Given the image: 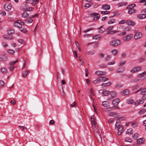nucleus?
Instances as JSON below:
<instances>
[{
  "instance_id": "29",
  "label": "nucleus",
  "mask_w": 146,
  "mask_h": 146,
  "mask_svg": "<svg viewBox=\"0 0 146 146\" xmlns=\"http://www.w3.org/2000/svg\"><path fill=\"white\" fill-rule=\"evenodd\" d=\"M29 14L27 12H24L22 14V16L24 18H26L28 17Z\"/></svg>"
},
{
  "instance_id": "62",
  "label": "nucleus",
  "mask_w": 146,
  "mask_h": 146,
  "mask_svg": "<svg viewBox=\"0 0 146 146\" xmlns=\"http://www.w3.org/2000/svg\"><path fill=\"white\" fill-rule=\"evenodd\" d=\"M126 32L125 31H124V32H122V33H119V34H118V35L119 36H123V35H126Z\"/></svg>"
},
{
  "instance_id": "31",
  "label": "nucleus",
  "mask_w": 146,
  "mask_h": 146,
  "mask_svg": "<svg viewBox=\"0 0 146 146\" xmlns=\"http://www.w3.org/2000/svg\"><path fill=\"white\" fill-rule=\"evenodd\" d=\"M110 94L111 96L113 98H115L117 97L115 92L113 91H111L110 92Z\"/></svg>"
},
{
  "instance_id": "2",
  "label": "nucleus",
  "mask_w": 146,
  "mask_h": 146,
  "mask_svg": "<svg viewBox=\"0 0 146 146\" xmlns=\"http://www.w3.org/2000/svg\"><path fill=\"white\" fill-rule=\"evenodd\" d=\"M121 44V41L119 39H115L111 41L110 45L113 46H117Z\"/></svg>"
},
{
  "instance_id": "17",
  "label": "nucleus",
  "mask_w": 146,
  "mask_h": 146,
  "mask_svg": "<svg viewBox=\"0 0 146 146\" xmlns=\"http://www.w3.org/2000/svg\"><path fill=\"white\" fill-rule=\"evenodd\" d=\"M102 105L104 107H108L109 106V102L108 101H106L102 102Z\"/></svg>"
},
{
  "instance_id": "57",
  "label": "nucleus",
  "mask_w": 146,
  "mask_h": 146,
  "mask_svg": "<svg viewBox=\"0 0 146 146\" xmlns=\"http://www.w3.org/2000/svg\"><path fill=\"white\" fill-rule=\"evenodd\" d=\"M100 13H101L104 15L108 14L110 13L109 11H101Z\"/></svg>"
},
{
  "instance_id": "18",
  "label": "nucleus",
  "mask_w": 146,
  "mask_h": 146,
  "mask_svg": "<svg viewBox=\"0 0 146 146\" xmlns=\"http://www.w3.org/2000/svg\"><path fill=\"white\" fill-rule=\"evenodd\" d=\"M145 141L144 138H141L138 139L137 140V143L138 144H141L143 143Z\"/></svg>"
},
{
  "instance_id": "46",
  "label": "nucleus",
  "mask_w": 146,
  "mask_h": 146,
  "mask_svg": "<svg viewBox=\"0 0 146 146\" xmlns=\"http://www.w3.org/2000/svg\"><path fill=\"white\" fill-rule=\"evenodd\" d=\"M8 52L11 54L13 55L14 54L15 51L12 49H9L8 50Z\"/></svg>"
},
{
  "instance_id": "14",
  "label": "nucleus",
  "mask_w": 146,
  "mask_h": 146,
  "mask_svg": "<svg viewBox=\"0 0 146 146\" xmlns=\"http://www.w3.org/2000/svg\"><path fill=\"white\" fill-rule=\"evenodd\" d=\"M102 8L104 10H108L110 9V6L108 4L104 5L102 6Z\"/></svg>"
},
{
  "instance_id": "64",
  "label": "nucleus",
  "mask_w": 146,
  "mask_h": 146,
  "mask_svg": "<svg viewBox=\"0 0 146 146\" xmlns=\"http://www.w3.org/2000/svg\"><path fill=\"white\" fill-rule=\"evenodd\" d=\"M139 135L137 133H135L133 135V137L134 138L136 139L138 137H139Z\"/></svg>"
},
{
  "instance_id": "16",
  "label": "nucleus",
  "mask_w": 146,
  "mask_h": 146,
  "mask_svg": "<svg viewBox=\"0 0 146 146\" xmlns=\"http://www.w3.org/2000/svg\"><path fill=\"white\" fill-rule=\"evenodd\" d=\"M115 108V106H113L106 108H104L103 109V111H112V110Z\"/></svg>"
},
{
  "instance_id": "22",
  "label": "nucleus",
  "mask_w": 146,
  "mask_h": 146,
  "mask_svg": "<svg viewBox=\"0 0 146 146\" xmlns=\"http://www.w3.org/2000/svg\"><path fill=\"white\" fill-rule=\"evenodd\" d=\"M138 76L139 77H140L141 79V80H144L146 79V76H144V75L143 74H142V73L139 74Z\"/></svg>"
},
{
  "instance_id": "61",
  "label": "nucleus",
  "mask_w": 146,
  "mask_h": 146,
  "mask_svg": "<svg viewBox=\"0 0 146 146\" xmlns=\"http://www.w3.org/2000/svg\"><path fill=\"white\" fill-rule=\"evenodd\" d=\"M19 127L20 128L21 130H23L24 129H27L26 127L25 126H22L21 125L19 126Z\"/></svg>"
},
{
  "instance_id": "48",
  "label": "nucleus",
  "mask_w": 146,
  "mask_h": 146,
  "mask_svg": "<svg viewBox=\"0 0 146 146\" xmlns=\"http://www.w3.org/2000/svg\"><path fill=\"white\" fill-rule=\"evenodd\" d=\"M77 106L76 103L75 102H73L72 104H70V107L71 108L76 107Z\"/></svg>"
},
{
  "instance_id": "35",
  "label": "nucleus",
  "mask_w": 146,
  "mask_h": 146,
  "mask_svg": "<svg viewBox=\"0 0 146 146\" xmlns=\"http://www.w3.org/2000/svg\"><path fill=\"white\" fill-rule=\"evenodd\" d=\"M118 51L117 49H114L111 50V53L114 55H116Z\"/></svg>"
},
{
  "instance_id": "42",
  "label": "nucleus",
  "mask_w": 146,
  "mask_h": 146,
  "mask_svg": "<svg viewBox=\"0 0 146 146\" xmlns=\"http://www.w3.org/2000/svg\"><path fill=\"white\" fill-rule=\"evenodd\" d=\"M115 19H111L108 22V23L109 24H111L115 23Z\"/></svg>"
},
{
  "instance_id": "32",
  "label": "nucleus",
  "mask_w": 146,
  "mask_h": 146,
  "mask_svg": "<svg viewBox=\"0 0 146 146\" xmlns=\"http://www.w3.org/2000/svg\"><path fill=\"white\" fill-rule=\"evenodd\" d=\"M133 133V131L132 129H128L127 130L126 133L129 135L132 134Z\"/></svg>"
},
{
  "instance_id": "13",
  "label": "nucleus",
  "mask_w": 146,
  "mask_h": 146,
  "mask_svg": "<svg viewBox=\"0 0 146 146\" xmlns=\"http://www.w3.org/2000/svg\"><path fill=\"white\" fill-rule=\"evenodd\" d=\"M120 102L119 98H116L113 100L112 102V104L114 106L117 105Z\"/></svg>"
},
{
  "instance_id": "59",
  "label": "nucleus",
  "mask_w": 146,
  "mask_h": 146,
  "mask_svg": "<svg viewBox=\"0 0 146 146\" xmlns=\"http://www.w3.org/2000/svg\"><path fill=\"white\" fill-rule=\"evenodd\" d=\"M115 61H113L111 62H108L107 64L108 65H113L115 64Z\"/></svg>"
},
{
  "instance_id": "8",
  "label": "nucleus",
  "mask_w": 146,
  "mask_h": 146,
  "mask_svg": "<svg viewBox=\"0 0 146 146\" xmlns=\"http://www.w3.org/2000/svg\"><path fill=\"white\" fill-rule=\"evenodd\" d=\"M127 9H129L128 13L129 14H132L136 13V10L130 7H128Z\"/></svg>"
},
{
  "instance_id": "5",
  "label": "nucleus",
  "mask_w": 146,
  "mask_h": 146,
  "mask_svg": "<svg viewBox=\"0 0 146 146\" xmlns=\"http://www.w3.org/2000/svg\"><path fill=\"white\" fill-rule=\"evenodd\" d=\"M24 24L23 22L21 20H17L14 23V25L19 28H21L22 25Z\"/></svg>"
},
{
  "instance_id": "52",
  "label": "nucleus",
  "mask_w": 146,
  "mask_h": 146,
  "mask_svg": "<svg viewBox=\"0 0 146 146\" xmlns=\"http://www.w3.org/2000/svg\"><path fill=\"white\" fill-rule=\"evenodd\" d=\"M100 77L101 78V81L105 82L108 80V79L105 77Z\"/></svg>"
},
{
  "instance_id": "26",
  "label": "nucleus",
  "mask_w": 146,
  "mask_h": 146,
  "mask_svg": "<svg viewBox=\"0 0 146 146\" xmlns=\"http://www.w3.org/2000/svg\"><path fill=\"white\" fill-rule=\"evenodd\" d=\"M129 93V91L128 89H126L121 92V94L123 95L128 94Z\"/></svg>"
},
{
  "instance_id": "19",
  "label": "nucleus",
  "mask_w": 146,
  "mask_h": 146,
  "mask_svg": "<svg viewBox=\"0 0 146 146\" xmlns=\"http://www.w3.org/2000/svg\"><path fill=\"white\" fill-rule=\"evenodd\" d=\"M30 72L29 70H26L25 71H24L22 73V76L24 78L27 75V74L29 73Z\"/></svg>"
},
{
  "instance_id": "56",
  "label": "nucleus",
  "mask_w": 146,
  "mask_h": 146,
  "mask_svg": "<svg viewBox=\"0 0 146 146\" xmlns=\"http://www.w3.org/2000/svg\"><path fill=\"white\" fill-rule=\"evenodd\" d=\"M131 124L132 125V126L133 127H135L137 125V123L136 122H134L132 123H131Z\"/></svg>"
},
{
  "instance_id": "7",
  "label": "nucleus",
  "mask_w": 146,
  "mask_h": 146,
  "mask_svg": "<svg viewBox=\"0 0 146 146\" xmlns=\"http://www.w3.org/2000/svg\"><path fill=\"white\" fill-rule=\"evenodd\" d=\"M7 60V56L6 54L0 55V61H6Z\"/></svg>"
},
{
  "instance_id": "49",
  "label": "nucleus",
  "mask_w": 146,
  "mask_h": 146,
  "mask_svg": "<svg viewBox=\"0 0 146 146\" xmlns=\"http://www.w3.org/2000/svg\"><path fill=\"white\" fill-rule=\"evenodd\" d=\"M139 86L138 85H136L132 87V89L133 90H136L139 89Z\"/></svg>"
},
{
  "instance_id": "10",
  "label": "nucleus",
  "mask_w": 146,
  "mask_h": 146,
  "mask_svg": "<svg viewBox=\"0 0 146 146\" xmlns=\"http://www.w3.org/2000/svg\"><path fill=\"white\" fill-rule=\"evenodd\" d=\"M140 92V94H143L146 93V88H140L135 92V93H137Z\"/></svg>"
},
{
  "instance_id": "11",
  "label": "nucleus",
  "mask_w": 146,
  "mask_h": 146,
  "mask_svg": "<svg viewBox=\"0 0 146 146\" xmlns=\"http://www.w3.org/2000/svg\"><path fill=\"white\" fill-rule=\"evenodd\" d=\"M94 17L93 19L94 21L97 20L100 17V16H99L98 13H93L90 15L91 17Z\"/></svg>"
},
{
  "instance_id": "15",
  "label": "nucleus",
  "mask_w": 146,
  "mask_h": 146,
  "mask_svg": "<svg viewBox=\"0 0 146 146\" xmlns=\"http://www.w3.org/2000/svg\"><path fill=\"white\" fill-rule=\"evenodd\" d=\"M125 70V68L124 67L119 68L116 70V72L117 73H122Z\"/></svg>"
},
{
  "instance_id": "51",
  "label": "nucleus",
  "mask_w": 146,
  "mask_h": 146,
  "mask_svg": "<svg viewBox=\"0 0 146 146\" xmlns=\"http://www.w3.org/2000/svg\"><path fill=\"white\" fill-rule=\"evenodd\" d=\"M126 23V21L125 20H122L119 21V25H123Z\"/></svg>"
},
{
  "instance_id": "23",
  "label": "nucleus",
  "mask_w": 146,
  "mask_h": 146,
  "mask_svg": "<svg viewBox=\"0 0 146 146\" xmlns=\"http://www.w3.org/2000/svg\"><path fill=\"white\" fill-rule=\"evenodd\" d=\"M139 81V79L137 78H135L131 79L130 81V82L131 83H133L138 82Z\"/></svg>"
},
{
  "instance_id": "4",
  "label": "nucleus",
  "mask_w": 146,
  "mask_h": 146,
  "mask_svg": "<svg viewBox=\"0 0 146 146\" xmlns=\"http://www.w3.org/2000/svg\"><path fill=\"white\" fill-rule=\"evenodd\" d=\"M133 37V35L129 34L126 35L122 38L123 40L125 41H129L131 40Z\"/></svg>"
},
{
  "instance_id": "25",
  "label": "nucleus",
  "mask_w": 146,
  "mask_h": 146,
  "mask_svg": "<svg viewBox=\"0 0 146 146\" xmlns=\"http://www.w3.org/2000/svg\"><path fill=\"white\" fill-rule=\"evenodd\" d=\"M106 73L105 72L100 71H97L95 72L96 74L99 75H104Z\"/></svg>"
},
{
  "instance_id": "34",
  "label": "nucleus",
  "mask_w": 146,
  "mask_h": 146,
  "mask_svg": "<svg viewBox=\"0 0 146 146\" xmlns=\"http://www.w3.org/2000/svg\"><path fill=\"white\" fill-rule=\"evenodd\" d=\"M101 38V36L100 35H97L94 36L92 38L93 39L97 40Z\"/></svg>"
},
{
  "instance_id": "20",
  "label": "nucleus",
  "mask_w": 146,
  "mask_h": 146,
  "mask_svg": "<svg viewBox=\"0 0 146 146\" xmlns=\"http://www.w3.org/2000/svg\"><path fill=\"white\" fill-rule=\"evenodd\" d=\"M137 17L140 19H143L146 18V15L145 14H138L137 15Z\"/></svg>"
},
{
  "instance_id": "6",
  "label": "nucleus",
  "mask_w": 146,
  "mask_h": 146,
  "mask_svg": "<svg viewBox=\"0 0 146 146\" xmlns=\"http://www.w3.org/2000/svg\"><path fill=\"white\" fill-rule=\"evenodd\" d=\"M141 69L140 66H137L133 68L130 70V72L132 73H134L140 71Z\"/></svg>"
},
{
  "instance_id": "28",
  "label": "nucleus",
  "mask_w": 146,
  "mask_h": 146,
  "mask_svg": "<svg viewBox=\"0 0 146 146\" xmlns=\"http://www.w3.org/2000/svg\"><path fill=\"white\" fill-rule=\"evenodd\" d=\"M93 3L91 2V3H88L86 4L84 6V7L86 9H88L90 7L92 4Z\"/></svg>"
},
{
  "instance_id": "45",
  "label": "nucleus",
  "mask_w": 146,
  "mask_h": 146,
  "mask_svg": "<svg viewBox=\"0 0 146 146\" xmlns=\"http://www.w3.org/2000/svg\"><path fill=\"white\" fill-rule=\"evenodd\" d=\"M124 30L125 31H129L131 29V28L130 27H126L124 28Z\"/></svg>"
},
{
  "instance_id": "39",
  "label": "nucleus",
  "mask_w": 146,
  "mask_h": 146,
  "mask_svg": "<svg viewBox=\"0 0 146 146\" xmlns=\"http://www.w3.org/2000/svg\"><path fill=\"white\" fill-rule=\"evenodd\" d=\"M126 62V61L125 60L121 61L119 62V66H123L125 64Z\"/></svg>"
},
{
  "instance_id": "44",
  "label": "nucleus",
  "mask_w": 146,
  "mask_h": 146,
  "mask_svg": "<svg viewBox=\"0 0 146 146\" xmlns=\"http://www.w3.org/2000/svg\"><path fill=\"white\" fill-rule=\"evenodd\" d=\"M26 22L28 23H31L33 21V19L30 17L27 19L26 20Z\"/></svg>"
},
{
  "instance_id": "33",
  "label": "nucleus",
  "mask_w": 146,
  "mask_h": 146,
  "mask_svg": "<svg viewBox=\"0 0 146 146\" xmlns=\"http://www.w3.org/2000/svg\"><path fill=\"white\" fill-rule=\"evenodd\" d=\"M127 102L129 104H131L134 102V101L133 99H129L127 100Z\"/></svg>"
},
{
  "instance_id": "60",
  "label": "nucleus",
  "mask_w": 146,
  "mask_h": 146,
  "mask_svg": "<svg viewBox=\"0 0 146 146\" xmlns=\"http://www.w3.org/2000/svg\"><path fill=\"white\" fill-rule=\"evenodd\" d=\"M18 41L19 43L22 44H24L25 43V42L22 39H19L18 40Z\"/></svg>"
},
{
  "instance_id": "1",
  "label": "nucleus",
  "mask_w": 146,
  "mask_h": 146,
  "mask_svg": "<svg viewBox=\"0 0 146 146\" xmlns=\"http://www.w3.org/2000/svg\"><path fill=\"white\" fill-rule=\"evenodd\" d=\"M115 129L118 130L117 134L118 135L121 134L123 131V126L120 125V123L119 121H117L115 125Z\"/></svg>"
},
{
  "instance_id": "50",
  "label": "nucleus",
  "mask_w": 146,
  "mask_h": 146,
  "mask_svg": "<svg viewBox=\"0 0 146 146\" xmlns=\"http://www.w3.org/2000/svg\"><path fill=\"white\" fill-rule=\"evenodd\" d=\"M125 141L128 142H131V143L132 142V139H130L129 137L125 138Z\"/></svg>"
},
{
  "instance_id": "53",
  "label": "nucleus",
  "mask_w": 146,
  "mask_h": 146,
  "mask_svg": "<svg viewBox=\"0 0 146 146\" xmlns=\"http://www.w3.org/2000/svg\"><path fill=\"white\" fill-rule=\"evenodd\" d=\"M113 26H110L108 27L106 29V31L108 32L111 30L113 28Z\"/></svg>"
},
{
  "instance_id": "27",
  "label": "nucleus",
  "mask_w": 146,
  "mask_h": 146,
  "mask_svg": "<svg viewBox=\"0 0 146 146\" xmlns=\"http://www.w3.org/2000/svg\"><path fill=\"white\" fill-rule=\"evenodd\" d=\"M110 93V92L109 91L105 90L103 92L102 95L104 96H107Z\"/></svg>"
},
{
  "instance_id": "58",
  "label": "nucleus",
  "mask_w": 146,
  "mask_h": 146,
  "mask_svg": "<svg viewBox=\"0 0 146 146\" xmlns=\"http://www.w3.org/2000/svg\"><path fill=\"white\" fill-rule=\"evenodd\" d=\"M33 7H30L26 8L25 11H32L33 10Z\"/></svg>"
},
{
  "instance_id": "63",
  "label": "nucleus",
  "mask_w": 146,
  "mask_h": 146,
  "mask_svg": "<svg viewBox=\"0 0 146 146\" xmlns=\"http://www.w3.org/2000/svg\"><path fill=\"white\" fill-rule=\"evenodd\" d=\"M114 120L112 118H110L108 120V122L109 123H113L114 122Z\"/></svg>"
},
{
  "instance_id": "54",
  "label": "nucleus",
  "mask_w": 146,
  "mask_h": 146,
  "mask_svg": "<svg viewBox=\"0 0 146 146\" xmlns=\"http://www.w3.org/2000/svg\"><path fill=\"white\" fill-rule=\"evenodd\" d=\"M18 60H16V61H13L12 62H9V64L10 65H11V66H12V65H14L18 61Z\"/></svg>"
},
{
  "instance_id": "41",
  "label": "nucleus",
  "mask_w": 146,
  "mask_h": 146,
  "mask_svg": "<svg viewBox=\"0 0 146 146\" xmlns=\"http://www.w3.org/2000/svg\"><path fill=\"white\" fill-rule=\"evenodd\" d=\"M105 31V29L101 26L99 28V33H102Z\"/></svg>"
},
{
  "instance_id": "24",
  "label": "nucleus",
  "mask_w": 146,
  "mask_h": 146,
  "mask_svg": "<svg viewBox=\"0 0 146 146\" xmlns=\"http://www.w3.org/2000/svg\"><path fill=\"white\" fill-rule=\"evenodd\" d=\"M101 77H99L95 80H94L93 82L95 84H96L101 82Z\"/></svg>"
},
{
  "instance_id": "12",
  "label": "nucleus",
  "mask_w": 146,
  "mask_h": 146,
  "mask_svg": "<svg viewBox=\"0 0 146 146\" xmlns=\"http://www.w3.org/2000/svg\"><path fill=\"white\" fill-rule=\"evenodd\" d=\"M144 102V100L142 99V100H139L137 101L135 103V105L136 106L143 104Z\"/></svg>"
},
{
  "instance_id": "9",
  "label": "nucleus",
  "mask_w": 146,
  "mask_h": 146,
  "mask_svg": "<svg viewBox=\"0 0 146 146\" xmlns=\"http://www.w3.org/2000/svg\"><path fill=\"white\" fill-rule=\"evenodd\" d=\"M11 5L9 3H6L4 6V8L6 10L9 11L11 9Z\"/></svg>"
},
{
  "instance_id": "38",
  "label": "nucleus",
  "mask_w": 146,
  "mask_h": 146,
  "mask_svg": "<svg viewBox=\"0 0 146 146\" xmlns=\"http://www.w3.org/2000/svg\"><path fill=\"white\" fill-rule=\"evenodd\" d=\"M95 136H96L97 139H98V140L99 141L100 140H100L101 141V139L100 137V135H99L98 132L95 133Z\"/></svg>"
},
{
  "instance_id": "47",
  "label": "nucleus",
  "mask_w": 146,
  "mask_h": 146,
  "mask_svg": "<svg viewBox=\"0 0 146 146\" xmlns=\"http://www.w3.org/2000/svg\"><path fill=\"white\" fill-rule=\"evenodd\" d=\"M146 110L145 109H143L139 111V113L140 114H142L145 112Z\"/></svg>"
},
{
  "instance_id": "36",
  "label": "nucleus",
  "mask_w": 146,
  "mask_h": 146,
  "mask_svg": "<svg viewBox=\"0 0 146 146\" xmlns=\"http://www.w3.org/2000/svg\"><path fill=\"white\" fill-rule=\"evenodd\" d=\"M14 32V30L12 29H9L8 30V32L9 34H13Z\"/></svg>"
},
{
  "instance_id": "37",
  "label": "nucleus",
  "mask_w": 146,
  "mask_h": 146,
  "mask_svg": "<svg viewBox=\"0 0 146 146\" xmlns=\"http://www.w3.org/2000/svg\"><path fill=\"white\" fill-rule=\"evenodd\" d=\"M118 114L117 113H116L113 112H110L108 113V115L110 116L115 117L114 115Z\"/></svg>"
},
{
  "instance_id": "3",
  "label": "nucleus",
  "mask_w": 146,
  "mask_h": 146,
  "mask_svg": "<svg viewBox=\"0 0 146 146\" xmlns=\"http://www.w3.org/2000/svg\"><path fill=\"white\" fill-rule=\"evenodd\" d=\"M134 33L135 34L134 36V38L135 40L140 38L142 36V33L141 32H137L136 30H135Z\"/></svg>"
},
{
  "instance_id": "21",
  "label": "nucleus",
  "mask_w": 146,
  "mask_h": 146,
  "mask_svg": "<svg viewBox=\"0 0 146 146\" xmlns=\"http://www.w3.org/2000/svg\"><path fill=\"white\" fill-rule=\"evenodd\" d=\"M126 23L128 25H130L131 26H133L135 25V23L134 22L130 20H126Z\"/></svg>"
},
{
  "instance_id": "30",
  "label": "nucleus",
  "mask_w": 146,
  "mask_h": 146,
  "mask_svg": "<svg viewBox=\"0 0 146 146\" xmlns=\"http://www.w3.org/2000/svg\"><path fill=\"white\" fill-rule=\"evenodd\" d=\"M111 82H109L106 83H103L101 84V86H110L111 85Z\"/></svg>"
},
{
  "instance_id": "40",
  "label": "nucleus",
  "mask_w": 146,
  "mask_h": 146,
  "mask_svg": "<svg viewBox=\"0 0 146 146\" xmlns=\"http://www.w3.org/2000/svg\"><path fill=\"white\" fill-rule=\"evenodd\" d=\"M1 72L4 74H6L7 72V69L5 68H1Z\"/></svg>"
},
{
  "instance_id": "43",
  "label": "nucleus",
  "mask_w": 146,
  "mask_h": 146,
  "mask_svg": "<svg viewBox=\"0 0 146 146\" xmlns=\"http://www.w3.org/2000/svg\"><path fill=\"white\" fill-rule=\"evenodd\" d=\"M111 58V55H108L106 56L105 59V60L106 61H108Z\"/></svg>"
},
{
  "instance_id": "55",
  "label": "nucleus",
  "mask_w": 146,
  "mask_h": 146,
  "mask_svg": "<svg viewBox=\"0 0 146 146\" xmlns=\"http://www.w3.org/2000/svg\"><path fill=\"white\" fill-rule=\"evenodd\" d=\"M145 60V58L144 57H142L139 59V61L140 62H143Z\"/></svg>"
}]
</instances>
